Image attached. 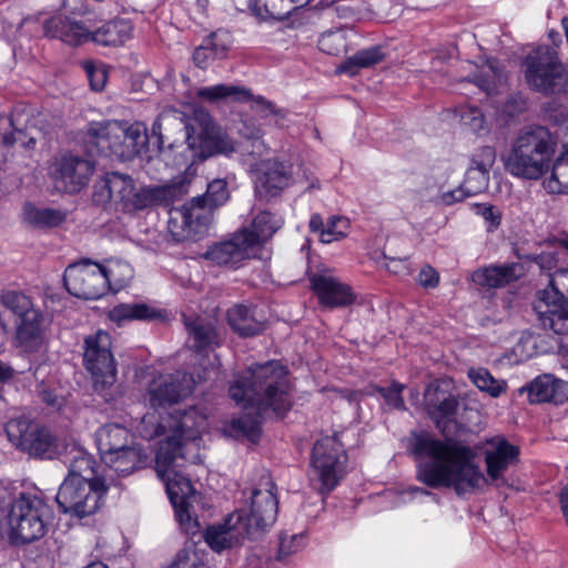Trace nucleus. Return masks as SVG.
<instances>
[{"label":"nucleus","mask_w":568,"mask_h":568,"mask_svg":"<svg viewBox=\"0 0 568 568\" xmlns=\"http://www.w3.org/2000/svg\"><path fill=\"white\" fill-rule=\"evenodd\" d=\"M231 398L252 409L254 416L232 420L231 428L255 442L260 437L261 418L283 417L292 408V384L288 371L278 362H267L250 369V376L237 378L229 389Z\"/></svg>","instance_id":"nucleus-1"},{"label":"nucleus","mask_w":568,"mask_h":568,"mask_svg":"<svg viewBox=\"0 0 568 568\" xmlns=\"http://www.w3.org/2000/svg\"><path fill=\"white\" fill-rule=\"evenodd\" d=\"M158 136L161 152L183 149L190 152V160H205L216 154L230 155L235 151L233 141L214 122L203 108L194 109L187 121L184 113L169 109L162 111L152 126Z\"/></svg>","instance_id":"nucleus-2"},{"label":"nucleus","mask_w":568,"mask_h":568,"mask_svg":"<svg viewBox=\"0 0 568 568\" xmlns=\"http://www.w3.org/2000/svg\"><path fill=\"white\" fill-rule=\"evenodd\" d=\"M556 140L549 129L530 125L520 130L505 159L506 171L515 178L539 180L551 168Z\"/></svg>","instance_id":"nucleus-3"},{"label":"nucleus","mask_w":568,"mask_h":568,"mask_svg":"<svg viewBox=\"0 0 568 568\" xmlns=\"http://www.w3.org/2000/svg\"><path fill=\"white\" fill-rule=\"evenodd\" d=\"M148 455L138 445H129L126 448L104 457L102 460L108 469L92 477L83 476L70 470L68 477L60 485L57 497H89L91 494L101 497L112 488H116L118 481L113 473L126 476L144 466Z\"/></svg>","instance_id":"nucleus-4"},{"label":"nucleus","mask_w":568,"mask_h":568,"mask_svg":"<svg viewBox=\"0 0 568 568\" xmlns=\"http://www.w3.org/2000/svg\"><path fill=\"white\" fill-rule=\"evenodd\" d=\"M547 36L552 47L538 45L524 59L525 81L532 91L546 97L565 94L568 92V67L562 63L557 51L562 38L554 29Z\"/></svg>","instance_id":"nucleus-5"},{"label":"nucleus","mask_w":568,"mask_h":568,"mask_svg":"<svg viewBox=\"0 0 568 568\" xmlns=\"http://www.w3.org/2000/svg\"><path fill=\"white\" fill-rule=\"evenodd\" d=\"M3 519L8 542L23 547L47 535L52 510L44 499H0V521Z\"/></svg>","instance_id":"nucleus-6"},{"label":"nucleus","mask_w":568,"mask_h":568,"mask_svg":"<svg viewBox=\"0 0 568 568\" xmlns=\"http://www.w3.org/2000/svg\"><path fill=\"white\" fill-rule=\"evenodd\" d=\"M417 477L428 487H453L457 494L470 493L486 483L478 466L470 459L458 457H440L422 463Z\"/></svg>","instance_id":"nucleus-7"},{"label":"nucleus","mask_w":568,"mask_h":568,"mask_svg":"<svg viewBox=\"0 0 568 568\" xmlns=\"http://www.w3.org/2000/svg\"><path fill=\"white\" fill-rule=\"evenodd\" d=\"M9 442L32 458L53 459L58 444L51 432L24 417L11 418L4 427Z\"/></svg>","instance_id":"nucleus-8"},{"label":"nucleus","mask_w":568,"mask_h":568,"mask_svg":"<svg viewBox=\"0 0 568 568\" xmlns=\"http://www.w3.org/2000/svg\"><path fill=\"white\" fill-rule=\"evenodd\" d=\"M347 456L336 436L318 439L312 453V466L321 484V494H329L345 473Z\"/></svg>","instance_id":"nucleus-9"},{"label":"nucleus","mask_w":568,"mask_h":568,"mask_svg":"<svg viewBox=\"0 0 568 568\" xmlns=\"http://www.w3.org/2000/svg\"><path fill=\"white\" fill-rule=\"evenodd\" d=\"M212 216L213 210L204 197L195 196L170 210L169 232L176 242L197 240L206 233Z\"/></svg>","instance_id":"nucleus-10"},{"label":"nucleus","mask_w":568,"mask_h":568,"mask_svg":"<svg viewBox=\"0 0 568 568\" xmlns=\"http://www.w3.org/2000/svg\"><path fill=\"white\" fill-rule=\"evenodd\" d=\"M85 368L91 373L95 386H111L116 381V365L109 333L98 331L84 339Z\"/></svg>","instance_id":"nucleus-11"},{"label":"nucleus","mask_w":568,"mask_h":568,"mask_svg":"<svg viewBox=\"0 0 568 568\" xmlns=\"http://www.w3.org/2000/svg\"><path fill=\"white\" fill-rule=\"evenodd\" d=\"M206 427V416L195 407L175 409L158 424L155 435L165 436L161 444L173 442L181 453L186 442L195 440Z\"/></svg>","instance_id":"nucleus-12"},{"label":"nucleus","mask_w":568,"mask_h":568,"mask_svg":"<svg viewBox=\"0 0 568 568\" xmlns=\"http://www.w3.org/2000/svg\"><path fill=\"white\" fill-rule=\"evenodd\" d=\"M63 282L71 295L83 300H98L108 292L102 265L90 260L70 264Z\"/></svg>","instance_id":"nucleus-13"},{"label":"nucleus","mask_w":568,"mask_h":568,"mask_svg":"<svg viewBox=\"0 0 568 568\" xmlns=\"http://www.w3.org/2000/svg\"><path fill=\"white\" fill-rule=\"evenodd\" d=\"M196 95L209 102H217L227 98H233L236 101H252V109L262 118L274 115L275 124L283 126V121L287 116V111L277 108L273 102L266 100L262 95L254 97L248 90L237 85L216 84L213 87H205L197 90Z\"/></svg>","instance_id":"nucleus-14"},{"label":"nucleus","mask_w":568,"mask_h":568,"mask_svg":"<svg viewBox=\"0 0 568 568\" xmlns=\"http://www.w3.org/2000/svg\"><path fill=\"white\" fill-rule=\"evenodd\" d=\"M183 453L173 442L160 444L155 457V471L163 481L168 497H191L194 494L191 480L174 469L178 458H182Z\"/></svg>","instance_id":"nucleus-15"},{"label":"nucleus","mask_w":568,"mask_h":568,"mask_svg":"<svg viewBox=\"0 0 568 568\" xmlns=\"http://www.w3.org/2000/svg\"><path fill=\"white\" fill-rule=\"evenodd\" d=\"M94 172L93 163L79 155L64 154L53 164V180L55 187L67 192L77 193L84 187Z\"/></svg>","instance_id":"nucleus-16"},{"label":"nucleus","mask_w":568,"mask_h":568,"mask_svg":"<svg viewBox=\"0 0 568 568\" xmlns=\"http://www.w3.org/2000/svg\"><path fill=\"white\" fill-rule=\"evenodd\" d=\"M191 390L186 374H161L150 382L145 399L154 409L166 408L185 398Z\"/></svg>","instance_id":"nucleus-17"},{"label":"nucleus","mask_w":568,"mask_h":568,"mask_svg":"<svg viewBox=\"0 0 568 568\" xmlns=\"http://www.w3.org/2000/svg\"><path fill=\"white\" fill-rule=\"evenodd\" d=\"M191 179L187 174L178 176L172 183L162 186H146L139 191L133 187L125 212L144 210L153 205L168 203L184 195L189 191Z\"/></svg>","instance_id":"nucleus-18"},{"label":"nucleus","mask_w":568,"mask_h":568,"mask_svg":"<svg viewBox=\"0 0 568 568\" xmlns=\"http://www.w3.org/2000/svg\"><path fill=\"white\" fill-rule=\"evenodd\" d=\"M408 449L416 459L423 457L430 459L440 457L470 459L471 457L469 447L453 440L437 439L427 432H414Z\"/></svg>","instance_id":"nucleus-19"},{"label":"nucleus","mask_w":568,"mask_h":568,"mask_svg":"<svg viewBox=\"0 0 568 568\" xmlns=\"http://www.w3.org/2000/svg\"><path fill=\"white\" fill-rule=\"evenodd\" d=\"M488 444L485 452L487 475L497 485L505 484L504 473L519 462L520 449L505 437L493 438Z\"/></svg>","instance_id":"nucleus-20"},{"label":"nucleus","mask_w":568,"mask_h":568,"mask_svg":"<svg viewBox=\"0 0 568 568\" xmlns=\"http://www.w3.org/2000/svg\"><path fill=\"white\" fill-rule=\"evenodd\" d=\"M424 406L429 418L440 429L443 425L455 419L459 400L452 392L442 388L437 383H430L424 393Z\"/></svg>","instance_id":"nucleus-21"},{"label":"nucleus","mask_w":568,"mask_h":568,"mask_svg":"<svg viewBox=\"0 0 568 568\" xmlns=\"http://www.w3.org/2000/svg\"><path fill=\"white\" fill-rule=\"evenodd\" d=\"M242 519L243 513L237 510L229 515L224 523L209 526L203 535L205 542L217 552L240 545L246 536Z\"/></svg>","instance_id":"nucleus-22"},{"label":"nucleus","mask_w":568,"mask_h":568,"mask_svg":"<svg viewBox=\"0 0 568 568\" xmlns=\"http://www.w3.org/2000/svg\"><path fill=\"white\" fill-rule=\"evenodd\" d=\"M111 138L113 145L111 153L122 160H132L145 149L148 135L140 123L111 126Z\"/></svg>","instance_id":"nucleus-23"},{"label":"nucleus","mask_w":568,"mask_h":568,"mask_svg":"<svg viewBox=\"0 0 568 568\" xmlns=\"http://www.w3.org/2000/svg\"><path fill=\"white\" fill-rule=\"evenodd\" d=\"M255 192L260 197L270 199L278 195L290 183V171L274 160L262 161L256 164Z\"/></svg>","instance_id":"nucleus-24"},{"label":"nucleus","mask_w":568,"mask_h":568,"mask_svg":"<svg viewBox=\"0 0 568 568\" xmlns=\"http://www.w3.org/2000/svg\"><path fill=\"white\" fill-rule=\"evenodd\" d=\"M310 282L320 303L326 307H342L349 304L353 300L352 287L341 282L337 277L314 274Z\"/></svg>","instance_id":"nucleus-25"},{"label":"nucleus","mask_w":568,"mask_h":568,"mask_svg":"<svg viewBox=\"0 0 568 568\" xmlns=\"http://www.w3.org/2000/svg\"><path fill=\"white\" fill-rule=\"evenodd\" d=\"M255 248L247 241L245 234L237 232L229 241L213 245L206 252V257L219 265H235L255 256Z\"/></svg>","instance_id":"nucleus-26"},{"label":"nucleus","mask_w":568,"mask_h":568,"mask_svg":"<svg viewBox=\"0 0 568 568\" xmlns=\"http://www.w3.org/2000/svg\"><path fill=\"white\" fill-rule=\"evenodd\" d=\"M528 398L531 403H554L556 405L568 400V382L544 374L534 378L527 386Z\"/></svg>","instance_id":"nucleus-27"},{"label":"nucleus","mask_w":568,"mask_h":568,"mask_svg":"<svg viewBox=\"0 0 568 568\" xmlns=\"http://www.w3.org/2000/svg\"><path fill=\"white\" fill-rule=\"evenodd\" d=\"M44 34L57 38L70 45H80L92 40V31L83 23L64 17H53L43 24Z\"/></svg>","instance_id":"nucleus-28"},{"label":"nucleus","mask_w":568,"mask_h":568,"mask_svg":"<svg viewBox=\"0 0 568 568\" xmlns=\"http://www.w3.org/2000/svg\"><path fill=\"white\" fill-rule=\"evenodd\" d=\"M226 317L232 329L243 337L261 334L265 329V322L257 316L255 308L245 304L230 307Z\"/></svg>","instance_id":"nucleus-29"},{"label":"nucleus","mask_w":568,"mask_h":568,"mask_svg":"<svg viewBox=\"0 0 568 568\" xmlns=\"http://www.w3.org/2000/svg\"><path fill=\"white\" fill-rule=\"evenodd\" d=\"M518 267L517 263L488 265L474 271L471 281L480 287L500 288L519 277L516 273Z\"/></svg>","instance_id":"nucleus-30"},{"label":"nucleus","mask_w":568,"mask_h":568,"mask_svg":"<svg viewBox=\"0 0 568 568\" xmlns=\"http://www.w3.org/2000/svg\"><path fill=\"white\" fill-rule=\"evenodd\" d=\"M229 48L230 36L227 32H212L195 48L193 61L196 67L206 69L214 60L224 58Z\"/></svg>","instance_id":"nucleus-31"},{"label":"nucleus","mask_w":568,"mask_h":568,"mask_svg":"<svg viewBox=\"0 0 568 568\" xmlns=\"http://www.w3.org/2000/svg\"><path fill=\"white\" fill-rule=\"evenodd\" d=\"M282 226V220L268 211L257 213L250 227H244L241 233L245 234L247 241L255 251Z\"/></svg>","instance_id":"nucleus-32"},{"label":"nucleus","mask_w":568,"mask_h":568,"mask_svg":"<svg viewBox=\"0 0 568 568\" xmlns=\"http://www.w3.org/2000/svg\"><path fill=\"white\" fill-rule=\"evenodd\" d=\"M251 509L247 516L243 515L242 524L245 529L255 527L265 529L271 527L277 517L278 499H251Z\"/></svg>","instance_id":"nucleus-33"},{"label":"nucleus","mask_w":568,"mask_h":568,"mask_svg":"<svg viewBox=\"0 0 568 568\" xmlns=\"http://www.w3.org/2000/svg\"><path fill=\"white\" fill-rule=\"evenodd\" d=\"M130 432L118 424H109L98 432V447L103 460L105 456L131 445Z\"/></svg>","instance_id":"nucleus-34"},{"label":"nucleus","mask_w":568,"mask_h":568,"mask_svg":"<svg viewBox=\"0 0 568 568\" xmlns=\"http://www.w3.org/2000/svg\"><path fill=\"white\" fill-rule=\"evenodd\" d=\"M185 327L192 341V348L203 351L213 345H219V334L212 321L195 317L184 318Z\"/></svg>","instance_id":"nucleus-35"},{"label":"nucleus","mask_w":568,"mask_h":568,"mask_svg":"<svg viewBox=\"0 0 568 568\" xmlns=\"http://www.w3.org/2000/svg\"><path fill=\"white\" fill-rule=\"evenodd\" d=\"M17 325L16 338L19 344L28 351L39 348L43 343V329L41 326L42 316L36 311L29 315L19 318Z\"/></svg>","instance_id":"nucleus-36"},{"label":"nucleus","mask_w":568,"mask_h":568,"mask_svg":"<svg viewBox=\"0 0 568 568\" xmlns=\"http://www.w3.org/2000/svg\"><path fill=\"white\" fill-rule=\"evenodd\" d=\"M132 24L125 19H115L92 31V41L102 45H121L132 37Z\"/></svg>","instance_id":"nucleus-37"},{"label":"nucleus","mask_w":568,"mask_h":568,"mask_svg":"<svg viewBox=\"0 0 568 568\" xmlns=\"http://www.w3.org/2000/svg\"><path fill=\"white\" fill-rule=\"evenodd\" d=\"M551 174L545 180L544 185L548 193L568 194V148L564 144V151L551 164Z\"/></svg>","instance_id":"nucleus-38"},{"label":"nucleus","mask_w":568,"mask_h":568,"mask_svg":"<svg viewBox=\"0 0 568 568\" xmlns=\"http://www.w3.org/2000/svg\"><path fill=\"white\" fill-rule=\"evenodd\" d=\"M24 221L30 225L44 229L55 227L62 224L67 219V213L61 210L43 207L39 209L32 204H27L23 210Z\"/></svg>","instance_id":"nucleus-39"},{"label":"nucleus","mask_w":568,"mask_h":568,"mask_svg":"<svg viewBox=\"0 0 568 568\" xmlns=\"http://www.w3.org/2000/svg\"><path fill=\"white\" fill-rule=\"evenodd\" d=\"M156 311L146 304H119L109 312V318L119 326L128 321H143L156 317Z\"/></svg>","instance_id":"nucleus-40"},{"label":"nucleus","mask_w":568,"mask_h":568,"mask_svg":"<svg viewBox=\"0 0 568 568\" xmlns=\"http://www.w3.org/2000/svg\"><path fill=\"white\" fill-rule=\"evenodd\" d=\"M455 114L459 118L460 123L473 133L484 135L489 132L487 118L479 106L470 103L459 104L455 109Z\"/></svg>","instance_id":"nucleus-41"},{"label":"nucleus","mask_w":568,"mask_h":568,"mask_svg":"<svg viewBox=\"0 0 568 568\" xmlns=\"http://www.w3.org/2000/svg\"><path fill=\"white\" fill-rule=\"evenodd\" d=\"M102 272L106 280L108 291H120L125 287L133 277V270L130 264L121 261H111L102 265Z\"/></svg>","instance_id":"nucleus-42"},{"label":"nucleus","mask_w":568,"mask_h":568,"mask_svg":"<svg viewBox=\"0 0 568 568\" xmlns=\"http://www.w3.org/2000/svg\"><path fill=\"white\" fill-rule=\"evenodd\" d=\"M170 501L180 528L187 535H195L200 529V524L192 499H170Z\"/></svg>","instance_id":"nucleus-43"},{"label":"nucleus","mask_w":568,"mask_h":568,"mask_svg":"<svg viewBox=\"0 0 568 568\" xmlns=\"http://www.w3.org/2000/svg\"><path fill=\"white\" fill-rule=\"evenodd\" d=\"M108 178L111 187L112 202L120 205L124 211L126 202H129L130 195L133 191V180L131 176L118 172L108 173Z\"/></svg>","instance_id":"nucleus-44"},{"label":"nucleus","mask_w":568,"mask_h":568,"mask_svg":"<svg viewBox=\"0 0 568 568\" xmlns=\"http://www.w3.org/2000/svg\"><path fill=\"white\" fill-rule=\"evenodd\" d=\"M1 305L12 312L18 318L24 317L29 315V313H33L37 310L33 307V304L29 296L18 291H4L0 295Z\"/></svg>","instance_id":"nucleus-45"},{"label":"nucleus","mask_w":568,"mask_h":568,"mask_svg":"<svg viewBox=\"0 0 568 568\" xmlns=\"http://www.w3.org/2000/svg\"><path fill=\"white\" fill-rule=\"evenodd\" d=\"M468 378L481 392L489 394L491 397H498L505 392V386L497 381L487 368H469Z\"/></svg>","instance_id":"nucleus-46"},{"label":"nucleus","mask_w":568,"mask_h":568,"mask_svg":"<svg viewBox=\"0 0 568 568\" xmlns=\"http://www.w3.org/2000/svg\"><path fill=\"white\" fill-rule=\"evenodd\" d=\"M123 122L120 121H101V122H91L87 128V136L89 141L94 143L98 148L102 150L112 151L113 139L111 138V126L112 125H122Z\"/></svg>","instance_id":"nucleus-47"},{"label":"nucleus","mask_w":568,"mask_h":568,"mask_svg":"<svg viewBox=\"0 0 568 568\" xmlns=\"http://www.w3.org/2000/svg\"><path fill=\"white\" fill-rule=\"evenodd\" d=\"M54 503L58 505V508L63 514H70L71 516H74L79 519H82L87 516H90L94 514L100 505V499H92V504L89 505V499H80L75 503H73L74 499H53Z\"/></svg>","instance_id":"nucleus-48"},{"label":"nucleus","mask_w":568,"mask_h":568,"mask_svg":"<svg viewBox=\"0 0 568 568\" xmlns=\"http://www.w3.org/2000/svg\"><path fill=\"white\" fill-rule=\"evenodd\" d=\"M248 9L260 21H283L290 16L288 10H280L276 0H268L264 4H260L258 0H250Z\"/></svg>","instance_id":"nucleus-49"},{"label":"nucleus","mask_w":568,"mask_h":568,"mask_svg":"<svg viewBox=\"0 0 568 568\" xmlns=\"http://www.w3.org/2000/svg\"><path fill=\"white\" fill-rule=\"evenodd\" d=\"M528 109V99L521 92L511 93L499 109V116L505 123L515 120Z\"/></svg>","instance_id":"nucleus-50"},{"label":"nucleus","mask_w":568,"mask_h":568,"mask_svg":"<svg viewBox=\"0 0 568 568\" xmlns=\"http://www.w3.org/2000/svg\"><path fill=\"white\" fill-rule=\"evenodd\" d=\"M347 44V34L343 30L326 32L318 40L320 50L332 55L346 53Z\"/></svg>","instance_id":"nucleus-51"},{"label":"nucleus","mask_w":568,"mask_h":568,"mask_svg":"<svg viewBox=\"0 0 568 568\" xmlns=\"http://www.w3.org/2000/svg\"><path fill=\"white\" fill-rule=\"evenodd\" d=\"M204 202L214 211L219 206L224 205L230 199L227 182L224 179H215L207 184L204 195Z\"/></svg>","instance_id":"nucleus-52"},{"label":"nucleus","mask_w":568,"mask_h":568,"mask_svg":"<svg viewBox=\"0 0 568 568\" xmlns=\"http://www.w3.org/2000/svg\"><path fill=\"white\" fill-rule=\"evenodd\" d=\"M468 82L478 87L487 95H493L498 92L501 81V74L495 70L477 71L466 79Z\"/></svg>","instance_id":"nucleus-53"},{"label":"nucleus","mask_w":568,"mask_h":568,"mask_svg":"<svg viewBox=\"0 0 568 568\" xmlns=\"http://www.w3.org/2000/svg\"><path fill=\"white\" fill-rule=\"evenodd\" d=\"M463 184L468 190V194L475 196L488 189L489 171L469 166L465 173Z\"/></svg>","instance_id":"nucleus-54"},{"label":"nucleus","mask_w":568,"mask_h":568,"mask_svg":"<svg viewBox=\"0 0 568 568\" xmlns=\"http://www.w3.org/2000/svg\"><path fill=\"white\" fill-rule=\"evenodd\" d=\"M240 132L247 140L245 150L250 155L258 158L265 153L266 146L262 140V130L260 128H251L244 123Z\"/></svg>","instance_id":"nucleus-55"},{"label":"nucleus","mask_w":568,"mask_h":568,"mask_svg":"<svg viewBox=\"0 0 568 568\" xmlns=\"http://www.w3.org/2000/svg\"><path fill=\"white\" fill-rule=\"evenodd\" d=\"M403 389V384L393 382L389 386L379 388V394L383 396L388 406L399 410H405L406 406L402 396Z\"/></svg>","instance_id":"nucleus-56"},{"label":"nucleus","mask_w":568,"mask_h":568,"mask_svg":"<svg viewBox=\"0 0 568 568\" xmlns=\"http://www.w3.org/2000/svg\"><path fill=\"white\" fill-rule=\"evenodd\" d=\"M496 151L493 146H483L478 149L470 159L469 166L480 169L484 171H490L495 163Z\"/></svg>","instance_id":"nucleus-57"},{"label":"nucleus","mask_w":568,"mask_h":568,"mask_svg":"<svg viewBox=\"0 0 568 568\" xmlns=\"http://www.w3.org/2000/svg\"><path fill=\"white\" fill-rule=\"evenodd\" d=\"M385 58L381 45H373L367 49L357 50V69L373 67Z\"/></svg>","instance_id":"nucleus-58"},{"label":"nucleus","mask_w":568,"mask_h":568,"mask_svg":"<svg viewBox=\"0 0 568 568\" xmlns=\"http://www.w3.org/2000/svg\"><path fill=\"white\" fill-rule=\"evenodd\" d=\"M83 69L92 90L101 91L106 82V71L102 65H95L91 61H85L83 63Z\"/></svg>","instance_id":"nucleus-59"},{"label":"nucleus","mask_w":568,"mask_h":568,"mask_svg":"<svg viewBox=\"0 0 568 568\" xmlns=\"http://www.w3.org/2000/svg\"><path fill=\"white\" fill-rule=\"evenodd\" d=\"M303 535L296 534L290 537L281 536L280 537V546H278V559H283L296 551H298L303 547Z\"/></svg>","instance_id":"nucleus-60"},{"label":"nucleus","mask_w":568,"mask_h":568,"mask_svg":"<svg viewBox=\"0 0 568 568\" xmlns=\"http://www.w3.org/2000/svg\"><path fill=\"white\" fill-rule=\"evenodd\" d=\"M546 115L549 121H551L555 125L560 128H565L568 133V109L564 105L549 103L545 109Z\"/></svg>","instance_id":"nucleus-61"},{"label":"nucleus","mask_w":568,"mask_h":568,"mask_svg":"<svg viewBox=\"0 0 568 568\" xmlns=\"http://www.w3.org/2000/svg\"><path fill=\"white\" fill-rule=\"evenodd\" d=\"M477 213L488 223L487 231L493 232L501 223V215L491 204H478Z\"/></svg>","instance_id":"nucleus-62"},{"label":"nucleus","mask_w":568,"mask_h":568,"mask_svg":"<svg viewBox=\"0 0 568 568\" xmlns=\"http://www.w3.org/2000/svg\"><path fill=\"white\" fill-rule=\"evenodd\" d=\"M92 200L94 203L99 205H104L106 203L112 202L111 197V187L109 183L108 174L101 180L97 181L94 184V191L92 194Z\"/></svg>","instance_id":"nucleus-63"},{"label":"nucleus","mask_w":568,"mask_h":568,"mask_svg":"<svg viewBox=\"0 0 568 568\" xmlns=\"http://www.w3.org/2000/svg\"><path fill=\"white\" fill-rule=\"evenodd\" d=\"M170 568H206V566L195 552H183L178 555Z\"/></svg>","instance_id":"nucleus-64"}]
</instances>
